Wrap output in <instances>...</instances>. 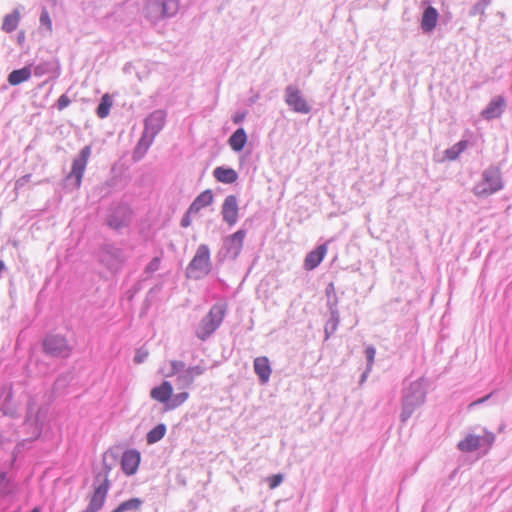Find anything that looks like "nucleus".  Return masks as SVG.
<instances>
[{"label": "nucleus", "mask_w": 512, "mask_h": 512, "mask_svg": "<svg viewBox=\"0 0 512 512\" xmlns=\"http://www.w3.org/2000/svg\"><path fill=\"white\" fill-rule=\"evenodd\" d=\"M32 74L31 65H26L20 69L12 70L7 77V81L12 86L20 85L30 79Z\"/></svg>", "instance_id": "24"}, {"label": "nucleus", "mask_w": 512, "mask_h": 512, "mask_svg": "<svg viewBox=\"0 0 512 512\" xmlns=\"http://www.w3.org/2000/svg\"><path fill=\"white\" fill-rule=\"evenodd\" d=\"M253 367L260 384L264 385L268 383L272 373L269 359L266 356L257 357L254 359Z\"/></svg>", "instance_id": "19"}, {"label": "nucleus", "mask_w": 512, "mask_h": 512, "mask_svg": "<svg viewBox=\"0 0 512 512\" xmlns=\"http://www.w3.org/2000/svg\"><path fill=\"white\" fill-rule=\"evenodd\" d=\"M39 22H40V25L42 27H45L48 32L52 31V21H51L49 12L45 8H43L41 11Z\"/></svg>", "instance_id": "37"}, {"label": "nucleus", "mask_w": 512, "mask_h": 512, "mask_svg": "<svg viewBox=\"0 0 512 512\" xmlns=\"http://www.w3.org/2000/svg\"><path fill=\"white\" fill-rule=\"evenodd\" d=\"M247 230L244 228L238 229L233 234L223 239L222 246L216 255V259L219 263H223L228 260H236L240 255L244 239L246 237Z\"/></svg>", "instance_id": "7"}, {"label": "nucleus", "mask_w": 512, "mask_h": 512, "mask_svg": "<svg viewBox=\"0 0 512 512\" xmlns=\"http://www.w3.org/2000/svg\"><path fill=\"white\" fill-rule=\"evenodd\" d=\"M26 40V34H25V31L24 30H21L18 32L17 34V43L19 45H22Z\"/></svg>", "instance_id": "52"}, {"label": "nucleus", "mask_w": 512, "mask_h": 512, "mask_svg": "<svg viewBox=\"0 0 512 512\" xmlns=\"http://www.w3.org/2000/svg\"><path fill=\"white\" fill-rule=\"evenodd\" d=\"M147 356H148L147 352H143L141 350H137L133 360H134V362L136 364H140V363H143L145 361Z\"/></svg>", "instance_id": "47"}, {"label": "nucleus", "mask_w": 512, "mask_h": 512, "mask_svg": "<svg viewBox=\"0 0 512 512\" xmlns=\"http://www.w3.org/2000/svg\"><path fill=\"white\" fill-rule=\"evenodd\" d=\"M506 106V100L502 95L495 96L481 112L486 120H493L501 117Z\"/></svg>", "instance_id": "16"}, {"label": "nucleus", "mask_w": 512, "mask_h": 512, "mask_svg": "<svg viewBox=\"0 0 512 512\" xmlns=\"http://www.w3.org/2000/svg\"><path fill=\"white\" fill-rule=\"evenodd\" d=\"M179 0H145L143 15L146 20L156 24L174 17L179 10Z\"/></svg>", "instance_id": "3"}, {"label": "nucleus", "mask_w": 512, "mask_h": 512, "mask_svg": "<svg viewBox=\"0 0 512 512\" xmlns=\"http://www.w3.org/2000/svg\"><path fill=\"white\" fill-rule=\"evenodd\" d=\"M194 380L195 379L187 372V370H184L182 373L176 375L175 385L177 389L185 390L193 385Z\"/></svg>", "instance_id": "32"}, {"label": "nucleus", "mask_w": 512, "mask_h": 512, "mask_svg": "<svg viewBox=\"0 0 512 512\" xmlns=\"http://www.w3.org/2000/svg\"><path fill=\"white\" fill-rule=\"evenodd\" d=\"M246 115H247V112L243 111V112H236L233 117H232V121L234 124H240L242 123L245 118H246Z\"/></svg>", "instance_id": "48"}, {"label": "nucleus", "mask_w": 512, "mask_h": 512, "mask_svg": "<svg viewBox=\"0 0 512 512\" xmlns=\"http://www.w3.org/2000/svg\"><path fill=\"white\" fill-rule=\"evenodd\" d=\"M126 261L124 250L114 244H105L100 251V262L111 272H118Z\"/></svg>", "instance_id": "9"}, {"label": "nucleus", "mask_w": 512, "mask_h": 512, "mask_svg": "<svg viewBox=\"0 0 512 512\" xmlns=\"http://www.w3.org/2000/svg\"><path fill=\"white\" fill-rule=\"evenodd\" d=\"M214 200V195L212 190L206 189L203 192H201L190 204L189 206V212H196L198 213L203 208L211 205Z\"/></svg>", "instance_id": "22"}, {"label": "nucleus", "mask_w": 512, "mask_h": 512, "mask_svg": "<svg viewBox=\"0 0 512 512\" xmlns=\"http://www.w3.org/2000/svg\"><path fill=\"white\" fill-rule=\"evenodd\" d=\"M55 68V62L52 61H44L40 62L34 66V75L37 77L44 76L46 74L51 73Z\"/></svg>", "instance_id": "35"}, {"label": "nucleus", "mask_w": 512, "mask_h": 512, "mask_svg": "<svg viewBox=\"0 0 512 512\" xmlns=\"http://www.w3.org/2000/svg\"><path fill=\"white\" fill-rule=\"evenodd\" d=\"M212 271L211 252L207 244H200L185 269L188 279L201 280Z\"/></svg>", "instance_id": "5"}, {"label": "nucleus", "mask_w": 512, "mask_h": 512, "mask_svg": "<svg viewBox=\"0 0 512 512\" xmlns=\"http://www.w3.org/2000/svg\"><path fill=\"white\" fill-rule=\"evenodd\" d=\"M477 2L482 4L484 8H487L490 5L491 0H478Z\"/></svg>", "instance_id": "55"}, {"label": "nucleus", "mask_w": 512, "mask_h": 512, "mask_svg": "<svg viewBox=\"0 0 512 512\" xmlns=\"http://www.w3.org/2000/svg\"><path fill=\"white\" fill-rule=\"evenodd\" d=\"M238 199L235 195H228L222 204V219L229 226H234L238 221Z\"/></svg>", "instance_id": "14"}, {"label": "nucleus", "mask_w": 512, "mask_h": 512, "mask_svg": "<svg viewBox=\"0 0 512 512\" xmlns=\"http://www.w3.org/2000/svg\"><path fill=\"white\" fill-rule=\"evenodd\" d=\"M439 19L438 10L428 5L423 9L420 27L424 33H431L437 26V22Z\"/></svg>", "instance_id": "18"}, {"label": "nucleus", "mask_w": 512, "mask_h": 512, "mask_svg": "<svg viewBox=\"0 0 512 512\" xmlns=\"http://www.w3.org/2000/svg\"><path fill=\"white\" fill-rule=\"evenodd\" d=\"M167 427L164 423H159L149 430L146 434V442L149 445L155 444L164 438Z\"/></svg>", "instance_id": "28"}, {"label": "nucleus", "mask_w": 512, "mask_h": 512, "mask_svg": "<svg viewBox=\"0 0 512 512\" xmlns=\"http://www.w3.org/2000/svg\"><path fill=\"white\" fill-rule=\"evenodd\" d=\"M21 19V13L19 8H15L11 13L6 14L3 18L1 29L5 33H12L14 32L20 22Z\"/></svg>", "instance_id": "26"}, {"label": "nucleus", "mask_w": 512, "mask_h": 512, "mask_svg": "<svg viewBox=\"0 0 512 512\" xmlns=\"http://www.w3.org/2000/svg\"><path fill=\"white\" fill-rule=\"evenodd\" d=\"M30 512H41V510L38 507H35Z\"/></svg>", "instance_id": "57"}, {"label": "nucleus", "mask_w": 512, "mask_h": 512, "mask_svg": "<svg viewBox=\"0 0 512 512\" xmlns=\"http://www.w3.org/2000/svg\"><path fill=\"white\" fill-rule=\"evenodd\" d=\"M214 178L224 184H232L237 181L238 173L230 167L218 166L213 170Z\"/></svg>", "instance_id": "21"}, {"label": "nucleus", "mask_w": 512, "mask_h": 512, "mask_svg": "<svg viewBox=\"0 0 512 512\" xmlns=\"http://www.w3.org/2000/svg\"><path fill=\"white\" fill-rule=\"evenodd\" d=\"M167 112L164 109H157L148 114L144 119L142 134L155 140L156 136L163 130L166 124Z\"/></svg>", "instance_id": "12"}, {"label": "nucleus", "mask_w": 512, "mask_h": 512, "mask_svg": "<svg viewBox=\"0 0 512 512\" xmlns=\"http://www.w3.org/2000/svg\"><path fill=\"white\" fill-rule=\"evenodd\" d=\"M477 2L482 4L484 8H487L490 5L491 0H478Z\"/></svg>", "instance_id": "54"}, {"label": "nucleus", "mask_w": 512, "mask_h": 512, "mask_svg": "<svg viewBox=\"0 0 512 512\" xmlns=\"http://www.w3.org/2000/svg\"><path fill=\"white\" fill-rule=\"evenodd\" d=\"M325 294H326V297L329 298V296H335L337 295L336 294V291H335V286H334V283L333 282H330L326 288H325Z\"/></svg>", "instance_id": "49"}, {"label": "nucleus", "mask_w": 512, "mask_h": 512, "mask_svg": "<svg viewBox=\"0 0 512 512\" xmlns=\"http://www.w3.org/2000/svg\"><path fill=\"white\" fill-rule=\"evenodd\" d=\"M18 483L15 478L0 467V499L13 498L18 492Z\"/></svg>", "instance_id": "15"}, {"label": "nucleus", "mask_w": 512, "mask_h": 512, "mask_svg": "<svg viewBox=\"0 0 512 512\" xmlns=\"http://www.w3.org/2000/svg\"><path fill=\"white\" fill-rule=\"evenodd\" d=\"M327 253V243L321 244L309 252L304 260V268L308 271L317 268Z\"/></svg>", "instance_id": "20"}, {"label": "nucleus", "mask_w": 512, "mask_h": 512, "mask_svg": "<svg viewBox=\"0 0 512 512\" xmlns=\"http://www.w3.org/2000/svg\"><path fill=\"white\" fill-rule=\"evenodd\" d=\"M172 393L173 386L171 382L164 380L160 385L151 389L150 396L152 399L162 403L164 405V411H167V405L170 402Z\"/></svg>", "instance_id": "17"}, {"label": "nucleus", "mask_w": 512, "mask_h": 512, "mask_svg": "<svg viewBox=\"0 0 512 512\" xmlns=\"http://www.w3.org/2000/svg\"><path fill=\"white\" fill-rule=\"evenodd\" d=\"M161 259L158 256L153 257L150 262L146 265L144 272L147 275L153 274L160 267Z\"/></svg>", "instance_id": "39"}, {"label": "nucleus", "mask_w": 512, "mask_h": 512, "mask_svg": "<svg viewBox=\"0 0 512 512\" xmlns=\"http://www.w3.org/2000/svg\"><path fill=\"white\" fill-rule=\"evenodd\" d=\"M481 448L484 447L486 450L489 449L494 441L495 435L492 432L484 431V434L480 436Z\"/></svg>", "instance_id": "38"}, {"label": "nucleus", "mask_w": 512, "mask_h": 512, "mask_svg": "<svg viewBox=\"0 0 512 512\" xmlns=\"http://www.w3.org/2000/svg\"><path fill=\"white\" fill-rule=\"evenodd\" d=\"M171 370L166 374V377L176 376L182 373L184 370H187L186 364L180 360H171L170 361Z\"/></svg>", "instance_id": "36"}, {"label": "nucleus", "mask_w": 512, "mask_h": 512, "mask_svg": "<svg viewBox=\"0 0 512 512\" xmlns=\"http://www.w3.org/2000/svg\"><path fill=\"white\" fill-rule=\"evenodd\" d=\"M31 178V174H26L22 177H20L17 181H16V187H21L23 185H25Z\"/></svg>", "instance_id": "50"}, {"label": "nucleus", "mask_w": 512, "mask_h": 512, "mask_svg": "<svg viewBox=\"0 0 512 512\" xmlns=\"http://www.w3.org/2000/svg\"><path fill=\"white\" fill-rule=\"evenodd\" d=\"M191 214H197L196 212H189V208L185 212V214L182 216V219L180 221V225L183 228H187L191 225Z\"/></svg>", "instance_id": "46"}, {"label": "nucleus", "mask_w": 512, "mask_h": 512, "mask_svg": "<svg viewBox=\"0 0 512 512\" xmlns=\"http://www.w3.org/2000/svg\"><path fill=\"white\" fill-rule=\"evenodd\" d=\"M284 101L291 111L298 114H309L312 106L303 96L301 90L295 85H287L284 89Z\"/></svg>", "instance_id": "10"}, {"label": "nucleus", "mask_w": 512, "mask_h": 512, "mask_svg": "<svg viewBox=\"0 0 512 512\" xmlns=\"http://www.w3.org/2000/svg\"><path fill=\"white\" fill-rule=\"evenodd\" d=\"M457 448L461 452H474L481 448L480 435L468 434L464 439L458 442Z\"/></svg>", "instance_id": "27"}, {"label": "nucleus", "mask_w": 512, "mask_h": 512, "mask_svg": "<svg viewBox=\"0 0 512 512\" xmlns=\"http://www.w3.org/2000/svg\"><path fill=\"white\" fill-rule=\"evenodd\" d=\"M153 142H154V139H152L144 134H141L140 139L138 140L136 146L133 149V153H132L133 161L138 162L142 158H144V156L148 152V150L151 147V145L153 144Z\"/></svg>", "instance_id": "25"}, {"label": "nucleus", "mask_w": 512, "mask_h": 512, "mask_svg": "<svg viewBox=\"0 0 512 512\" xmlns=\"http://www.w3.org/2000/svg\"><path fill=\"white\" fill-rule=\"evenodd\" d=\"M375 355H376V349L374 346L370 345V346L366 347L365 357H366V362H367L366 367H368V370L372 369Z\"/></svg>", "instance_id": "40"}, {"label": "nucleus", "mask_w": 512, "mask_h": 512, "mask_svg": "<svg viewBox=\"0 0 512 512\" xmlns=\"http://www.w3.org/2000/svg\"><path fill=\"white\" fill-rule=\"evenodd\" d=\"M370 371L371 370H368V367H366V370L362 373V375L360 377V384H363L366 381Z\"/></svg>", "instance_id": "53"}, {"label": "nucleus", "mask_w": 512, "mask_h": 512, "mask_svg": "<svg viewBox=\"0 0 512 512\" xmlns=\"http://www.w3.org/2000/svg\"><path fill=\"white\" fill-rule=\"evenodd\" d=\"M247 133L243 127L237 128L229 137L228 144L234 152H241L247 143Z\"/></svg>", "instance_id": "23"}, {"label": "nucleus", "mask_w": 512, "mask_h": 512, "mask_svg": "<svg viewBox=\"0 0 512 512\" xmlns=\"http://www.w3.org/2000/svg\"><path fill=\"white\" fill-rule=\"evenodd\" d=\"M70 103H71L70 98L66 94H62L56 102V107L58 110L61 111V110L65 109L66 107H68L70 105Z\"/></svg>", "instance_id": "43"}, {"label": "nucleus", "mask_w": 512, "mask_h": 512, "mask_svg": "<svg viewBox=\"0 0 512 512\" xmlns=\"http://www.w3.org/2000/svg\"><path fill=\"white\" fill-rule=\"evenodd\" d=\"M112 104H113V102H112V99H111L110 95L107 94V93L104 94L101 97V99H100V101H99V103H98V105L96 107V115L100 119L106 118L109 115V113H110V109L112 107Z\"/></svg>", "instance_id": "30"}, {"label": "nucleus", "mask_w": 512, "mask_h": 512, "mask_svg": "<svg viewBox=\"0 0 512 512\" xmlns=\"http://www.w3.org/2000/svg\"><path fill=\"white\" fill-rule=\"evenodd\" d=\"M503 187L501 167L491 164L482 172V179L473 187V193L476 197L486 198L502 190Z\"/></svg>", "instance_id": "4"}, {"label": "nucleus", "mask_w": 512, "mask_h": 512, "mask_svg": "<svg viewBox=\"0 0 512 512\" xmlns=\"http://www.w3.org/2000/svg\"><path fill=\"white\" fill-rule=\"evenodd\" d=\"M259 99V95H254L252 97L249 98V104L252 105V104H255L257 102V100Z\"/></svg>", "instance_id": "56"}, {"label": "nucleus", "mask_w": 512, "mask_h": 512, "mask_svg": "<svg viewBox=\"0 0 512 512\" xmlns=\"http://www.w3.org/2000/svg\"><path fill=\"white\" fill-rule=\"evenodd\" d=\"M132 211L126 204L116 205L107 215L106 224L113 230L119 231L130 225Z\"/></svg>", "instance_id": "11"}, {"label": "nucleus", "mask_w": 512, "mask_h": 512, "mask_svg": "<svg viewBox=\"0 0 512 512\" xmlns=\"http://www.w3.org/2000/svg\"><path fill=\"white\" fill-rule=\"evenodd\" d=\"M141 462V453L137 449H128L123 452L120 465L126 476H132L137 473Z\"/></svg>", "instance_id": "13"}, {"label": "nucleus", "mask_w": 512, "mask_h": 512, "mask_svg": "<svg viewBox=\"0 0 512 512\" xmlns=\"http://www.w3.org/2000/svg\"><path fill=\"white\" fill-rule=\"evenodd\" d=\"M227 313V303L218 301L213 304L206 316H204L196 330V336L206 341L222 324Z\"/></svg>", "instance_id": "2"}, {"label": "nucleus", "mask_w": 512, "mask_h": 512, "mask_svg": "<svg viewBox=\"0 0 512 512\" xmlns=\"http://www.w3.org/2000/svg\"><path fill=\"white\" fill-rule=\"evenodd\" d=\"M143 504V500L137 497L130 498L121 502L115 509L111 512H126L132 510H138Z\"/></svg>", "instance_id": "31"}, {"label": "nucleus", "mask_w": 512, "mask_h": 512, "mask_svg": "<svg viewBox=\"0 0 512 512\" xmlns=\"http://www.w3.org/2000/svg\"><path fill=\"white\" fill-rule=\"evenodd\" d=\"M206 371V366L203 364H197L194 366L187 367V372L195 379L198 376H201Z\"/></svg>", "instance_id": "41"}, {"label": "nucleus", "mask_w": 512, "mask_h": 512, "mask_svg": "<svg viewBox=\"0 0 512 512\" xmlns=\"http://www.w3.org/2000/svg\"><path fill=\"white\" fill-rule=\"evenodd\" d=\"M426 390L422 379L413 381L402 391L400 420L406 423L416 409L422 406L426 400Z\"/></svg>", "instance_id": "1"}, {"label": "nucleus", "mask_w": 512, "mask_h": 512, "mask_svg": "<svg viewBox=\"0 0 512 512\" xmlns=\"http://www.w3.org/2000/svg\"><path fill=\"white\" fill-rule=\"evenodd\" d=\"M327 308L329 312L339 311L337 295L329 296V298H327Z\"/></svg>", "instance_id": "44"}, {"label": "nucleus", "mask_w": 512, "mask_h": 512, "mask_svg": "<svg viewBox=\"0 0 512 512\" xmlns=\"http://www.w3.org/2000/svg\"><path fill=\"white\" fill-rule=\"evenodd\" d=\"M282 482H283V475L280 473L273 474L268 478V485L271 489L278 487Z\"/></svg>", "instance_id": "42"}, {"label": "nucleus", "mask_w": 512, "mask_h": 512, "mask_svg": "<svg viewBox=\"0 0 512 512\" xmlns=\"http://www.w3.org/2000/svg\"><path fill=\"white\" fill-rule=\"evenodd\" d=\"M188 397H189V393L186 391H182L177 394L172 393L170 402L167 405V411H171V410L178 408L188 399Z\"/></svg>", "instance_id": "34"}, {"label": "nucleus", "mask_w": 512, "mask_h": 512, "mask_svg": "<svg viewBox=\"0 0 512 512\" xmlns=\"http://www.w3.org/2000/svg\"><path fill=\"white\" fill-rule=\"evenodd\" d=\"M92 148L90 145L84 146L79 154L73 159L69 174L64 179V187L66 189H79L82 184L84 172L87 167L88 160L91 156Z\"/></svg>", "instance_id": "6"}, {"label": "nucleus", "mask_w": 512, "mask_h": 512, "mask_svg": "<svg viewBox=\"0 0 512 512\" xmlns=\"http://www.w3.org/2000/svg\"><path fill=\"white\" fill-rule=\"evenodd\" d=\"M468 140L462 139L454 144L452 147L445 150V158L450 161H455L459 158L468 147Z\"/></svg>", "instance_id": "29"}, {"label": "nucleus", "mask_w": 512, "mask_h": 512, "mask_svg": "<svg viewBox=\"0 0 512 512\" xmlns=\"http://www.w3.org/2000/svg\"><path fill=\"white\" fill-rule=\"evenodd\" d=\"M43 353L52 358L66 359L72 353V347L69 345L64 335L57 333H48L42 340Z\"/></svg>", "instance_id": "8"}, {"label": "nucleus", "mask_w": 512, "mask_h": 512, "mask_svg": "<svg viewBox=\"0 0 512 512\" xmlns=\"http://www.w3.org/2000/svg\"><path fill=\"white\" fill-rule=\"evenodd\" d=\"M495 393H496V391H493V392L487 394L486 396H484V397L478 399L477 401H475L473 403V405L485 403L488 399H490L492 396H494Z\"/></svg>", "instance_id": "51"}, {"label": "nucleus", "mask_w": 512, "mask_h": 512, "mask_svg": "<svg viewBox=\"0 0 512 512\" xmlns=\"http://www.w3.org/2000/svg\"><path fill=\"white\" fill-rule=\"evenodd\" d=\"M330 317L325 325V333L328 338L331 333H334L340 322V314L339 311L329 312Z\"/></svg>", "instance_id": "33"}, {"label": "nucleus", "mask_w": 512, "mask_h": 512, "mask_svg": "<svg viewBox=\"0 0 512 512\" xmlns=\"http://www.w3.org/2000/svg\"><path fill=\"white\" fill-rule=\"evenodd\" d=\"M486 8L483 7L482 4H479L476 2L470 9L469 15L470 16H476V15H483L485 13Z\"/></svg>", "instance_id": "45"}]
</instances>
